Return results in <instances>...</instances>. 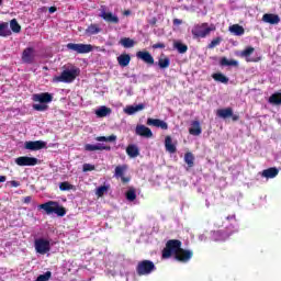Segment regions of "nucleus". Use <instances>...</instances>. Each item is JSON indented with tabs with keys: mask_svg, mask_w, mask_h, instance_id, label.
Returning a JSON list of instances; mask_svg holds the SVG:
<instances>
[{
	"mask_svg": "<svg viewBox=\"0 0 281 281\" xmlns=\"http://www.w3.org/2000/svg\"><path fill=\"white\" fill-rule=\"evenodd\" d=\"M126 154L132 158L139 157V148H137L135 145H128L126 148Z\"/></svg>",
	"mask_w": 281,
	"mask_h": 281,
	"instance_id": "nucleus-31",
	"label": "nucleus"
},
{
	"mask_svg": "<svg viewBox=\"0 0 281 281\" xmlns=\"http://www.w3.org/2000/svg\"><path fill=\"white\" fill-rule=\"evenodd\" d=\"M24 203H32V196H25Z\"/></svg>",
	"mask_w": 281,
	"mask_h": 281,
	"instance_id": "nucleus-55",
	"label": "nucleus"
},
{
	"mask_svg": "<svg viewBox=\"0 0 281 281\" xmlns=\"http://www.w3.org/2000/svg\"><path fill=\"white\" fill-rule=\"evenodd\" d=\"M216 114L218 117H223V120H227V117H232L233 110L232 108L220 109L217 110Z\"/></svg>",
	"mask_w": 281,
	"mask_h": 281,
	"instance_id": "nucleus-29",
	"label": "nucleus"
},
{
	"mask_svg": "<svg viewBox=\"0 0 281 281\" xmlns=\"http://www.w3.org/2000/svg\"><path fill=\"white\" fill-rule=\"evenodd\" d=\"M221 67H238V60L227 59V57H222L220 60Z\"/></svg>",
	"mask_w": 281,
	"mask_h": 281,
	"instance_id": "nucleus-27",
	"label": "nucleus"
},
{
	"mask_svg": "<svg viewBox=\"0 0 281 281\" xmlns=\"http://www.w3.org/2000/svg\"><path fill=\"white\" fill-rule=\"evenodd\" d=\"M80 76V69L76 67L66 68L59 76L53 78V82H74Z\"/></svg>",
	"mask_w": 281,
	"mask_h": 281,
	"instance_id": "nucleus-1",
	"label": "nucleus"
},
{
	"mask_svg": "<svg viewBox=\"0 0 281 281\" xmlns=\"http://www.w3.org/2000/svg\"><path fill=\"white\" fill-rule=\"evenodd\" d=\"M120 67H128L131 65V55L123 53L117 57Z\"/></svg>",
	"mask_w": 281,
	"mask_h": 281,
	"instance_id": "nucleus-24",
	"label": "nucleus"
},
{
	"mask_svg": "<svg viewBox=\"0 0 281 281\" xmlns=\"http://www.w3.org/2000/svg\"><path fill=\"white\" fill-rule=\"evenodd\" d=\"M100 32H101V29L97 24H91L86 30V34H88V36H93V34H100Z\"/></svg>",
	"mask_w": 281,
	"mask_h": 281,
	"instance_id": "nucleus-33",
	"label": "nucleus"
},
{
	"mask_svg": "<svg viewBox=\"0 0 281 281\" xmlns=\"http://www.w3.org/2000/svg\"><path fill=\"white\" fill-rule=\"evenodd\" d=\"M49 278H52V272L47 271L44 274H41L40 277H37L35 281H47L49 280Z\"/></svg>",
	"mask_w": 281,
	"mask_h": 281,
	"instance_id": "nucleus-44",
	"label": "nucleus"
},
{
	"mask_svg": "<svg viewBox=\"0 0 281 281\" xmlns=\"http://www.w3.org/2000/svg\"><path fill=\"white\" fill-rule=\"evenodd\" d=\"M54 100V97L48 92H42L33 95L34 102H40V104H49Z\"/></svg>",
	"mask_w": 281,
	"mask_h": 281,
	"instance_id": "nucleus-10",
	"label": "nucleus"
},
{
	"mask_svg": "<svg viewBox=\"0 0 281 281\" xmlns=\"http://www.w3.org/2000/svg\"><path fill=\"white\" fill-rule=\"evenodd\" d=\"M101 16H102V19L106 20V12L103 11Z\"/></svg>",
	"mask_w": 281,
	"mask_h": 281,
	"instance_id": "nucleus-60",
	"label": "nucleus"
},
{
	"mask_svg": "<svg viewBox=\"0 0 281 281\" xmlns=\"http://www.w3.org/2000/svg\"><path fill=\"white\" fill-rule=\"evenodd\" d=\"M59 190H61L63 192H67L69 190H74V186L69 182H61L59 184Z\"/></svg>",
	"mask_w": 281,
	"mask_h": 281,
	"instance_id": "nucleus-42",
	"label": "nucleus"
},
{
	"mask_svg": "<svg viewBox=\"0 0 281 281\" xmlns=\"http://www.w3.org/2000/svg\"><path fill=\"white\" fill-rule=\"evenodd\" d=\"M106 150H111V147L108 146V147H106Z\"/></svg>",
	"mask_w": 281,
	"mask_h": 281,
	"instance_id": "nucleus-62",
	"label": "nucleus"
},
{
	"mask_svg": "<svg viewBox=\"0 0 281 281\" xmlns=\"http://www.w3.org/2000/svg\"><path fill=\"white\" fill-rule=\"evenodd\" d=\"M265 23H270V25H278L280 23V16L273 13H266L262 16Z\"/></svg>",
	"mask_w": 281,
	"mask_h": 281,
	"instance_id": "nucleus-19",
	"label": "nucleus"
},
{
	"mask_svg": "<svg viewBox=\"0 0 281 281\" xmlns=\"http://www.w3.org/2000/svg\"><path fill=\"white\" fill-rule=\"evenodd\" d=\"M229 32L235 34V36H243L245 34V27L240 26V24H234L229 26Z\"/></svg>",
	"mask_w": 281,
	"mask_h": 281,
	"instance_id": "nucleus-30",
	"label": "nucleus"
},
{
	"mask_svg": "<svg viewBox=\"0 0 281 281\" xmlns=\"http://www.w3.org/2000/svg\"><path fill=\"white\" fill-rule=\"evenodd\" d=\"M91 170H95V167L93 165H91V164L83 165V168H82L83 172H91Z\"/></svg>",
	"mask_w": 281,
	"mask_h": 281,
	"instance_id": "nucleus-47",
	"label": "nucleus"
},
{
	"mask_svg": "<svg viewBox=\"0 0 281 281\" xmlns=\"http://www.w3.org/2000/svg\"><path fill=\"white\" fill-rule=\"evenodd\" d=\"M136 135H139L140 137H147V139H150V137H153V131H150V128L145 125H137Z\"/></svg>",
	"mask_w": 281,
	"mask_h": 281,
	"instance_id": "nucleus-17",
	"label": "nucleus"
},
{
	"mask_svg": "<svg viewBox=\"0 0 281 281\" xmlns=\"http://www.w3.org/2000/svg\"><path fill=\"white\" fill-rule=\"evenodd\" d=\"M126 172V166H116L114 177L115 179H121V183L126 186V183H131V176H124Z\"/></svg>",
	"mask_w": 281,
	"mask_h": 281,
	"instance_id": "nucleus-9",
	"label": "nucleus"
},
{
	"mask_svg": "<svg viewBox=\"0 0 281 281\" xmlns=\"http://www.w3.org/2000/svg\"><path fill=\"white\" fill-rule=\"evenodd\" d=\"M5 181H7L5 176H0V183H5Z\"/></svg>",
	"mask_w": 281,
	"mask_h": 281,
	"instance_id": "nucleus-58",
	"label": "nucleus"
},
{
	"mask_svg": "<svg viewBox=\"0 0 281 281\" xmlns=\"http://www.w3.org/2000/svg\"><path fill=\"white\" fill-rule=\"evenodd\" d=\"M216 26H209L207 23L196 24L191 30L192 36L194 38H205L210 36L211 32H214Z\"/></svg>",
	"mask_w": 281,
	"mask_h": 281,
	"instance_id": "nucleus-3",
	"label": "nucleus"
},
{
	"mask_svg": "<svg viewBox=\"0 0 281 281\" xmlns=\"http://www.w3.org/2000/svg\"><path fill=\"white\" fill-rule=\"evenodd\" d=\"M120 44L125 48H131L135 45V41L131 40L130 37H124L121 40Z\"/></svg>",
	"mask_w": 281,
	"mask_h": 281,
	"instance_id": "nucleus-39",
	"label": "nucleus"
},
{
	"mask_svg": "<svg viewBox=\"0 0 281 281\" xmlns=\"http://www.w3.org/2000/svg\"><path fill=\"white\" fill-rule=\"evenodd\" d=\"M106 142L115 144V142H117V136L112 134V135L106 137Z\"/></svg>",
	"mask_w": 281,
	"mask_h": 281,
	"instance_id": "nucleus-49",
	"label": "nucleus"
},
{
	"mask_svg": "<svg viewBox=\"0 0 281 281\" xmlns=\"http://www.w3.org/2000/svg\"><path fill=\"white\" fill-rule=\"evenodd\" d=\"M123 14H124V16H131V10H125V11L123 12Z\"/></svg>",
	"mask_w": 281,
	"mask_h": 281,
	"instance_id": "nucleus-59",
	"label": "nucleus"
},
{
	"mask_svg": "<svg viewBox=\"0 0 281 281\" xmlns=\"http://www.w3.org/2000/svg\"><path fill=\"white\" fill-rule=\"evenodd\" d=\"M40 210H44L46 214H57V216H65L67 211L65 207L60 206L58 202L48 201L44 204L38 205Z\"/></svg>",
	"mask_w": 281,
	"mask_h": 281,
	"instance_id": "nucleus-2",
	"label": "nucleus"
},
{
	"mask_svg": "<svg viewBox=\"0 0 281 281\" xmlns=\"http://www.w3.org/2000/svg\"><path fill=\"white\" fill-rule=\"evenodd\" d=\"M231 117H232L233 122H238L240 120V116L237 114H232Z\"/></svg>",
	"mask_w": 281,
	"mask_h": 281,
	"instance_id": "nucleus-51",
	"label": "nucleus"
},
{
	"mask_svg": "<svg viewBox=\"0 0 281 281\" xmlns=\"http://www.w3.org/2000/svg\"><path fill=\"white\" fill-rule=\"evenodd\" d=\"M9 183H10V186H12V188H19V186H21V182L16 181V180H12Z\"/></svg>",
	"mask_w": 281,
	"mask_h": 281,
	"instance_id": "nucleus-50",
	"label": "nucleus"
},
{
	"mask_svg": "<svg viewBox=\"0 0 281 281\" xmlns=\"http://www.w3.org/2000/svg\"><path fill=\"white\" fill-rule=\"evenodd\" d=\"M223 38L222 37H215L209 45L207 48L209 49H214V47H218V45H221Z\"/></svg>",
	"mask_w": 281,
	"mask_h": 281,
	"instance_id": "nucleus-41",
	"label": "nucleus"
},
{
	"mask_svg": "<svg viewBox=\"0 0 281 281\" xmlns=\"http://www.w3.org/2000/svg\"><path fill=\"white\" fill-rule=\"evenodd\" d=\"M12 31H10V26L7 22L0 23V36H10Z\"/></svg>",
	"mask_w": 281,
	"mask_h": 281,
	"instance_id": "nucleus-32",
	"label": "nucleus"
},
{
	"mask_svg": "<svg viewBox=\"0 0 281 281\" xmlns=\"http://www.w3.org/2000/svg\"><path fill=\"white\" fill-rule=\"evenodd\" d=\"M148 126H156V128H162V131H168V123L159 119H147Z\"/></svg>",
	"mask_w": 281,
	"mask_h": 281,
	"instance_id": "nucleus-16",
	"label": "nucleus"
},
{
	"mask_svg": "<svg viewBox=\"0 0 281 281\" xmlns=\"http://www.w3.org/2000/svg\"><path fill=\"white\" fill-rule=\"evenodd\" d=\"M193 257H194V251L190 249H183V248H180L175 255V259L178 262H183V263L188 262L189 260H192Z\"/></svg>",
	"mask_w": 281,
	"mask_h": 281,
	"instance_id": "nucleus-7",
	"label": "nucleus"
},
{
	"mask_svg": "<svg viewBox=\"0 0 281 281\" xmlns=\"http://www.w3.org/2000/svg\"><path fill=\"white\" fill-rule=\"evenodd\" d=\"M136 58H139V60H144L146 63V65H155V58L147 50L137 52L136 53Z\"/></svg>",
	"mask_w": 281,
	"mask_h": 281,
	"instance_id": "nucleus-14",
	"label": "nucleus"
},
{
	"mask_svg": "<svg viewBox=\"0 0 281 281\" xmlns=\"http://www.w3.org/2000/svg\"><path fill=\"white\" fill-rule=\"evenodd\" d=\"M153 271H157V267L155 266V262L150 260H142L136 266L137 276H150Z\"/></svg>",
	"mask_w": 281,
	"mask_h": 281,
	"instance_id": "nucleus-5",
	"label": "nucleus"
},
{
	"mask_svg": "<svg viewBox=\"0 0 281 281\" xmlns=\"http://www.w3.org/2000/svg\"><path fill=\"white\" fill-rule=\"evenodd\" d=\"M18 166H36L38 159L34 157L21 156L15 159Z\"/></svg>",
	"mask_w": 281,
	"mask_h": 281,
	"instance_id": "nucleus-12",
	"label": "nucleus"
},
{
	"mask_svg": "<svg viewBox=\"0 0 281 281\" xmlns=\"http://www.w3.org/2000/svg\"><path fill=\"white\" fill-rule=\"evenodd\" d=\"M67 48L71 49V52H77V54H89L93 49L91 44H67Z\"/></svg>",
	"mask_w": 281,
	"mask_h": 281,
	"instance_id": "nucleus-8",
	"label": "nucleus"
},
{
	"mask_svg": "<svg viewBox=\"0 0 281 281\" xmlns=\"http://www.w3.org/2000/svg\"><path fill=\"white\" fill-rule=\"evenodd\" d=\"M48 12H49L50 14H54V12H56V7H50V8L48 9Z\"/></svg>",
	"mask_w": 281,
	"mask_h": 281,
	"instance_id": "nucleus-57",
	"label": "nucleus"
},
{
	"mask_svg": "<svg viewBox=\"0 0 281 281\" xmlns=\"http://www.w3.org/2000/svg\"><path fill=\"white\" fill-rule=\"evenodd\" d=\"M184 161L188 165V168H194V155L190 151L184 154Z\"/></svg>",
	"mask_w": 281,
	"mask_h": 281,
	"instance_id": "nucleus-34",
	"label": "nucleus"
},
{
	"mask_svg": "<svg viewBox=\"0 0 281 281\" xmlns=\"http://www.w3.org/2000/svg\"><path fill=\"white\" fill-rule=\"evenodd\" d=\"M149 25H157V18H151L149 21H148Z\"/></svg>",
	"mask_w": 281,
	"mask_h": 281,
	"instance_id": "nucleus-52",
	"label": "nucleus"
},
{
	"mask_svg": "<svg viewBox=\"0 0 281 281\" xmlns=\"http://www.w3.org/2000/svg\"><path fill=\"white\" fill-rule=\"evenodd\" d=\"M277 175H280V170L276 167H270L262 171V177L266 179H276Z\"/></svg>",
	"mask_w": 281,
	"mask_h": 281,
	"instance_id": "nucleus-22",
	"label": "nucleus"
},
{
	"mask_svg": "<svg viewBox=\"0 0 281 281\" xmlns=\"http://www.w3.org/2000/svg\"><path fill=\"white\" fill-rule=\"evenodd\" d=\"M85 150H87L88 153H93L95 150H106V145H104V143H98L94 145L86 144Z\"/></svg>",
	"mask_w": 281,
	"mask_h": 281,
	"instance_id": "nucleus-21",
	"label": "nucleus"
},
{
	"mask_svg": "<svg viewBox=\"0 0 281 281\" xmlns=\"http://www.w3.org/2000/svg\"><path fill=\"white\" fill-rule=\"evenodd\" d=\"M36 56V52L32 47H27L22 53V60L27 65H32L34 63V58Z\"/></svg>",
	"mask_w": 281,
	"mask_h": 281,
	"instance_id": "nucleus-13",
	"label": "nucleus"
},
{
	"mask_svg": "<svg viewBox=\"0 0 281 281\" xmlns=\"http://www.w3.org/2000/svg\"><path fill=\"white\" fill-rule=\"evenodd\" d=\"M182 23H183V20L173 19V25H181Z\"/></svg>",
	"mask_w": 281,
	"mask_h": 281,
	"instance_id": "nucleus-53",
	"label": "nucleus"
},
{
	"mask_svg": "<svg viewBox=\"0 0 281 281\" xmlns=\"http://www.w3.org/2000/svg\"><path fill=\"white\" fill-rule=\"evenodd\" d=\"M34 111H47L48 106L45 103H37L33 105Z\"/></svg>",
	"mask_w": 281,
	"mask_h": 281,
	"instance_id": "nucleus-43",
	"label": "nucleus"
},
{
	"mask_svg": "<svg viewBox=\"0 0 281 281\" xmlns=\"http://www.w3.org/2000/svg\"><path fill=\"white\" fill-rule=\"evenodd\" d=\"M95 140L104 143V142H106V138H105V136H99V137L95 138Z\"/></svg>",
	"mask_w": 281,
	"mask_h": 281,
	"instance_id": "nucleus-54",
	"label": "nucleus"
},
{
	"mask_svg": "<svg viewBox=\"0 0 281 281\" xmlns=\"http://www.w3.org/2000/svg\"><path fill=\"white\" fill-rule=\"evenodd\" d=\"M125 199L131 203L137 199V190L135 187H128V190L125 192Z\"/></svg>",
	"mask_w": 281,
	"mask_h": 281,
	"instance_id": "nucleus-26",
	"label": "nucleus"
},
{
	"mask_svg": "<svg viewBox=\"0 0 281 281\" xmlns=\"http://www.w3.org/2000/svg\"><path fill=\"white\" fill-rule=\"evenodd\" d=\"M98 117H106V106H102L101 109L97 110Z\"/></svg>",
	"mask_w": 281,
	"mask_h": 281,
	"instance_id": "nucleus-45",
	"label": "nucleus"
},
{
	"mask_svg": "<svg viewBox=\"0 0 281 281\" xmlns=\"http://www.w3.org/2000/svg\"><path fill=\"white\" fill-rule=\"evenodd\" d=\"M158 67L160 69H168V67H170V58H168V57L159 58Z\"/></svg>",
	"mask_w": 281,
	"mask_h": 281,
	"instance_id": "nucleus-38",
	"label": "nucleus"
},
{
	"mask_svg": "<svg viewBox=\"0 0 281 281\" xmlns=\"http://www.w3.org/2000/svg\"><path fill=\"white\" fill-rule=\"evenodd\" d=\"M104 192H106V186L99 187L95 191L97 196H104Z\"/></svg>",
	"mask_w": 281,
	"mask_h": 281,
	"instance_id": "nucleus-46",
	"label": "nucleus"
},
{
	"mask_svg": "<svg viewBox=\"0 0 281 281\" xmlns=\"http://www.w3.org/2000/svg\"><path fill=\"white\" fill-rule=\"evenodd\" d=\"M34 247L36 254H41L42 256H45V254H48V251L52 250V245L49 244V240L46 238L35 239Z\"/></svg>",
	"mask_w": 281,
	"mask_h": 281,
	"instance_id": "nucleus-6",
	"label": "nucleus"
},
{
	"mask_svg": "<svg viewBox=\"0 0 281 281\" xmlns=\"http://www.w3.org/2000/svg\"><path fill=\"white\" fill-rule=\"evenodd\" d=\"M181 245L182 243L179 239H169L162 249V258L168 259L172 254L176 256V254L181 249Z\"/></svg>",
	"mask_w": 281,
	"mask_h": 281,
	"instance_id": "nucleus-4",
	"label": "nucleus"
},
{
	"mask_svg": "<svg viewBox=\"0 0 281 281\" xmlns=\"http://www.w3.org/2000/svg\"><path fill=\"white\" fill-rule=\"evenodd\" d=\"M106 23H112L113 25H117L120 23V18L111 12L106 13Z\"/></svg>",
	"mask_w": 281,
	"mask_h": 281,
	"instance_id": "nucleus-36",
	"label": "nucleus"
},
{
	"mask_svg": "<svg viewBox=\"0 0 281 281\" xmlns=\"http://www.w3.org/2000/svg\"><path fill=\"white\" fill-rule=\"evenodd\" d=\"M269 103L280 105L281 104V92H276L272 95H270Z\"/></svg>",
	"mask_w": 281,
	"mask_h": 281,
	"instance_id": "nucleus-35",
	"label": "nucleus"
},
{
	"mask_svg": "<svg viewBox=\"0 0 281 281\" xmlns=\"http://www.w3.org/2000/svg\"><path fill=\"white\" fill-rule=\"evenodd\" d=\"M227 221H236V215H228L226 217Z\"/></svg>",
	"mask_w": 281,
	"mask_h": 281,
	"instance_id": "nucleus-56",
	"label": "nucleus"
},
{
	"mask_svg": "<svg viewBox=\"0 0 281 281\" xmlns=\"http://www.w3.org/2000/svg\"><path fill=\"white\" fill-rule=\"evenodd\" d=\"M254 52H256V48L248 46L246 49H244L240 53V56L246 59V63H258V60H260V58H257V59L250 58V56H251V54H254Z\"/></svg>",
	"mask_w": 281,
	"mask_h": 281,
	"instance_id": "nucleus-15",
	"label": "nucleus"
},
{
	"mask_svg": "<svg viewBox=\"0 0 281 281\" xmlns=\"http://www.w3.org/2000/svg\"><path fill=\"white\" fill-rule=\"evenodd\" d=\"M165 148H166L167 153H171V154L177 153V146L175 144H172V137L166 136Z\"/></svg>",
	"mask_w": 281,
	"mask_h": 281,
	"instance_id": "nucleus-25",
	"label": "nucleus"
},
{
	"mask_svg": "<svg viewBox=\"0 0 281 281\" xmlns=\"http://www.w3.org/2000/svg\"><path fill=\"white\" fill-rule=\"evenodd\" d=\"M173 47L178 50L179 54H186V52H188V45L181 42L173 43Z\"/></svg>",
	"mask_w": 281,
	"mask_h": 281,
	"instance_id": "nucleus-37",
	"label": "nucleus"
},
{
	"mask_svg": "<svg viewBox=\"0 0 281 281\" xmlns=\"http://www.w3.org/2000/svg\"><path fill=\"white\" fill-rule=\"evenodd\" d=\"M146 109V104L144 103H139L137 105H128L125 109V113L127 115H135V113L139 112V111H144Z\"/></svg>",
	"mask_w": 281,
	"mask_h": 281,
	"instance_id": "nucleus-20",
	"label": "nucleus"
},
{
	"mask_svg": "<svg viewBox=\"0 0 281 281\" xmlns=\"http://www.w3.org/2000/svg\"><path fill=\"white\" fill-rule=\"evenodd\" d=\"M153 49H166V44L156 43V44L153 45Z\"/></svg>",
	"mask_w": 281,
	"mask_h": 281,
	"instance_id": "nucleus-48",
	"label": "nucleus"
},
{
	"mask_svg": "<svg viewBox=\"0 0 281 281\" xmlns=\"http://www.w3.org/2000/svg\"><path fill=\"white\" fill-rule=\"evenodd\" d=\"M45 146H47V143L43 140H29L24 144L26 150H42Z\"/></svg>",
	"mask_w": 281,
	"mask_h": 281,
	"instance_id": "nucleus-11",
	"label": "nucleus"
},
{
	"mask_svg": "<svg viewBox=\"0 0 281 281\" xmlns=\"http://www.w3.org/2000/svg\"><path fill=\"white\" fill-rule=\"evenodd\" d=\"M212 78L215 82H222V85H227V82H229V78L223 75V72H215L212 75Z\"/></svg>",
	"mask_w": 281,
	"mask_h": 281,
	"instance_id": "nucleus-28",
	"label": "nucleus"
},
{
	"mask_svg": "<svg viewBox=\"0 0 281 281\" xmlns=\"http://www.w3.org/2000/svg\"><path fill=\"white\" fill-rule=\"evenodd\" d=\"M232 234H234V231L228 232L227 228L213 232L215 240H227Z\"/></svg>",
	"mask_w": 281,
	"mask_h": 281,
	"instance_id": "nucleus-18",
	"label": "nucleus"
},
{
	"mask_svg": "<svg viewBox=\"0 0 281 281\" xmlns=\"http://www.w3.org/2000/svg\"><path fill=\"white\" fill-rule=\"evenodd\" d=\"M111 114V110L110 108H106V115H110Z\"/></svg>",
	"mask_w": 281,
	"mask_h": 281,
	"instance_id": "nucleus-61",
	"label": "nucleus"
},
{
	"mask_svg": "<svg viewBox=\"0 0 281 281\" xmlns=\"http://www.w3.org/2000/svg\"><path fill=\"white\" fill-rule=\"evenodd\" d=\"M189 133H190V135H194V136L201 135V133H202V130H201V122H199V121H193V122L191 123V127L189 128Z\"/></svg>",
	"mask_w": 281,
	"mask_h": 281,
	"instance_id": "nucleus-23",
	"label": "nucleus"
},
{
	"mask_svg": "<svg viewBox=\"0 0 281 281\" xmlns=\"http://www.w3.org/2000/svg\"><path fill=\"white\" fill-rule=\"evenodd\" d=\"M10 27L15 34H19V32H21V25L19 24L16 19L10 21Z\"/></svg>",
	"mask_w": 281,
	"mask_h": 281,
	"instance_id": "nucleus-40",
	"label": "nucleus"
}]
</instances>
